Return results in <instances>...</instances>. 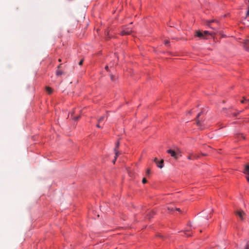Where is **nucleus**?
Here are the masks:
<instances>
[{"mask_svg":"<svg viewBox=\"0 0 249 249\" xmlns=\"http://www.w3.org/2000/svg\"><path fill=\"white\" fill-rule=\"evenodd\" d=\"M167 152L170 154V155L173 157L175 160H178L179 156H181L180 151L178 148H176V150H174L172 149H169L167 151Z\"/></svg>","mask_w":249,"mask_h":249,"instance_id":"1","label":"nucleus"},{"mask_svg":"<svg viewBox=\"0 0 249 249\" xmlns=\"http://www.w3.org/2000/svg\"><path fill=\"white\" fill-rule=\"evenodd\" d=\"M204 113L203 111L199 113L196 119V124L197 126H201L203 124V122L204 120Z\"/></svg>","mask_w":249,"mask_h":249,"instance_id":"2","label":"nucleus"},{"mask_svg":"<svg viewBox=\"0 0 249 249\" xmlns=\"http://www.w3.org/2000/svg\"><path fill=\"white\" fill-rule=\"evenodd\" d=\"M234 213L241 220H244L247 216L246 213L241 210L235 211Z\"/></svg>","mask_w":249,"mask_h":249,"instance_id":"3","label":"nucleus"},{"mask_svg":"<svg viewBox=\"0 0 249 249\" xmlns=\"http://www.w3.org/2000/svg\"><path fill=\"white\" fill-rule=\"evenodd\" d=\"M132 32V29L130 27H126L121 31V35L122 36L130 35Z\"/></svg>","mask_w":249,"mask_h":249,"instance_id":"4","label":"nucleus"},{"mask_svg":"<svg viewBox=\"0 0 249 249\" xmlns=\"http://www.w3.org/2000/svg\"><path fill=\"white\" fill-rule=\"evenodd\" d=\"M198 158H199V156L197 154L194 153H191L189 154V156H188L187 159L188 160H192L197 159Z\"/></svg>","mask_w":249,"mask_h":249,"instance_id":"5","label":"nucleus"},{"mask_svg":"<svg viewBox=\"0 0 249 249\" xmlns=\"http://www.w3.org/2000/svg\"><path fill=\"white\" fill-rule=\"evenodd\" d=\"M196 36L199 37L200 39H205V37L204 36V35L203 34V33L198 31L196 32Z\"/></svg>","mask_w":249,"mask_h":249,"instance_id":"6","label":"nucleus"},{"mask_svg":"<svg viewBox=\"0 0 249 249\" xmlns=\"http://www.w3.org/2000/svg\"><path fill=\"white\" fill-rule=\"evenodd\" d=\"M120 145V142L119 141L116 142L115 147L114 148V152L115 154V159L118 157V153L119 152V151L118 150V148Z\"/></svg>","mask_w":249,"mask_h":249,"instance_id":"7","label":"nucleus"},{"mask_svg":"<svg viewBox=\"0 0 249 249\" xmlns=\"http://www.w3.org/2000/svg\"><path fill=\"white\" fill-rule=\"evenodd\" d=\"M155 212L153 211H149L147 213L146 215L148 217V218L150 219L152 216L155 214Z\"/></svg>","mask_w":249,"mask_h":249,"instance_id":"8","label":"nucleus"},{"mask_svg":"<svg viewBox=\"0 0 249 249\" xmlns=\"http://www.w3.org/2000/svg\"><path fill=\"white\" fill-rule=\"evenodd\" d=\"M214 22H216L217 23V21L216 20H209L207 22V25L209 26L212 29H214L215 28L214 27H213L211 26V24Z\"/></svg>","mask_w":249,"mask_h":249,"instance_id":"9","label":"nucleus"},{"mask_svg":"<svg viewBox=\"0 0 249 249\" xmlns=\"http://www.w3.org/2000/svg\"><path fill=\"white\" fill-rule=\"evenodd\" d=\"M244 173L246 174L249 175V165L247 164L245 165Z\"/></svg>","mask_w":249,"mask_h":249,"instance_id":"10","label":"nucleus"},{"mask_svg":"<svg viewBox=\"0 0 249 249\" xmlns=\"http://www.w3.org/2000/svg\"><path fill=\"white\" fill-rule=\"evenodd\" d=\"M157 166L160 168H162L163 165V160H162L160 161H159L158 163H157Z\"/></svg>","mask_w":249,"mask_h":249,"instance_id":"11","label":"nucleus"},{"mask_svg":"<svg viewBox=\"0 0 249 249\" xmlns=\"http://www.w3.org/2000/svg\"><path fill=\"white\" fill-rule=\"evenodd\" d=\"M249 44V40H246L245 42L244 48L247 51H249V47L248 46Z\"/></svg>","mask_w":249,"mask_h":249,"instance_id":"12","label":"nucleus"},{"mask_svg":"<svg viewBox=\"0 0 249 249\" xmlns=\"http://www.w3.org/2000/svg\"><path fill=\"white\" fill-rule=\"evenodd\" d=\"M107 115H105V116H101V117H100L98 120V123H101L103 120H104V119H105V118H107Z\"/></svg>","mask_w":249,"mask_h":249,"instance_id":"13","label":"nucleus"},{"mask_svg":"<svg viewBox=\"0 0 249 249\" xmlns=\"http://www.w3.org/2000/svg\"><path fill=\"white\" fill-rule=\"evenodd\" d=\"M46 91L47 92L49 93V94H51L53 92V89L51 88L50 87H46Z\"/></svg>","mask_w":249,"mask_h":249,"instance_id":"14","label":"nucleus"},{"mask_svg":"<svg viewBox=\"0 0 249 249\" xmlns=\"http://www.w3.org/2000/svg\"><path fill=\"white\" fill-rule=\"evenodd\" d=\"M203 34L204 35V36H207L208 35H211L212 36L213 34V33H210L209 31H205L203 32Z\"/></svg>","mask_w":249,"mask_h":249,"instance_id":"15","label":"nucleus"},{"mask_svg":"<svg viewBox=\"0 0 249 249\" xmlns=\"http://www.w3.org/2000/svg\"><path fill=\"white\" fill-rule=\"evenodd\" d=\"M63 72L59 70H57L56 72V74L57 76H60L63 74Z\"/></svg>","mask_w":249,"mask_h":249,"instance_id":"16","label":"nucleus"},{"mask_svg":"<svg viewBox=\"0 0 249 249\" xmlns=\"http://www.w3.org/2000/svg\"><path fill=\"white\" fill-rule=\"evenodd\" d=\"M189 232V230H185L184 231V234L187 236H190L191 235V233H188Z\"/></svg>","mask_w":249,"mask_h":249,"instance_id":"17","label":"nucleus"},{"mask_svg":"<svg viewBox=\"0 0 249 249\" xmlns=\"http://www.w3.org/2000/svg\"><path fill=\"white\" fill-rule=\"evenodd\" d=\"M174 209H175V208L172 207H168V209H167V210L169 213L173 212L174 210Z\"/></svg>","mask_w":249,"mask_h":249,"instance_id":"18","label":"nucleus"},{"mask_svg":"<svg viewBox=\"0 0 249 249\" xmlns=\"http://www.w3.org/2000/svg\"><path fill=\"white\" fill-rule=\"evenodd\" d=\"M244 249H249V241L247 243Z\"/></svg>","mask_w":249,"mask_h":249,"instance_id":"19","label":"nucleus"},{"mask_svg":"<svg viewBox=\"0 0 249 249\" xmlns=\"http://www.w3.org/2000/svg\"><path fill=\"white\" fill-rule=\"evenodd\" d=\"M110 79L112 81H114L116 79H115V77L112 74H110Z\"/></svg>","mask_w":249,"mask_h":249,"instance_id":"20","label":"nucleus"},{"mask_svg":"<svg viewBox=\"0 0 249 249\" xmlns=\"http://www.w3.org/2000/svg\"><path fill=\"white\" fill-rule=\"evenodd\" d=\"M80 118V116H78L77 117H73V119H74L75 120H78L79 118Z\"/></svg>","mask_w":249,"mask_h":249,"instance_id":"21","label":"nucleus"},{"mask_svg":"<svg viewBox=\"0 0 249 249\" xmlns=\"http://www.w3.org/2000/svg\"><path fill=\"white\" fill-rule=\"evenodd\" d=\"M147 182V180L145 178H143L142 180L143 183H145Z\"/></svg>","mask_w":249,"mask_h":249,"instance_id":"22","label":"nucleus"},{"mask_svg":"<svg viewBox=\"0 0 249 249\" xmlns=\"http://www.w3.org/2000/svg\"><path fill=\"white\" fill-rule=\"evenodd\" d=\"M154 162L157 164L158 163L159 161L157 158H155L154 160Z\"/></svg>","mask_w":249,"mask_h":249,"instance_id":"23","label":"nucleus"},{"mask_svg":"<svg viewBox=\"0 0 249 249\" xmlns=\"http://www.w3.org/2000/svg\"><path fill=\"white\" fill-rule=\"evenodd\" d=\"M169 43V41L167 40L164 41V44L166 45H167Z\"/></svg>","mask_w":249,"mask_h":249,"instance_id":"24","label":"nucleus"},{"mask_svg":"<svg viewBox=\"0 0 249 249\" xmlns=\"http://www.w3.org/2000/svg\"><path fill=\"white\" fill-rule=\"evenodd\" d=\"M241 102L242 103H243V104H244V103H246V99L244 98V99H243V100H241Z\"/></svg>","mask_w":249,"mask_h":249,"instance_id":"25","label":"nucleus"},{"mask_svg":"<svg viewBox=\"0 0 249 249\" xmlns=\"http://www.w3.org/2000/svg\"><path fill=\"white\" fill-rule=\"evenodd\" d=\"M83 60L82 59V60H81L79 62V65H82V64H83Z\"/></svg>","mask_w":249,"mask_h":249,"instance_id":"26","label":"nucleus"},{"mask_svg":"<svg viewBox=\"0 0 249 249\" xmlns=\"http://www.w3.org/2000/svg\"><path fill=\"white\" fill-rule=\"evenodd\" d=\"M247 16H249V6L248 7V10L247 12Z\"/></svg>","mask_w":249,"mask_h":249,"instance_id":"27","label":"nucleus"},{"mask_svg":"<svg viewBox=\"0 0 249 249\" xmlns=\"http://www.w3.org/2000/svg\"><path fill=\"white\" fill-rule=\"evenodd\" d=\"M150 169H147V170H146V173H147V174H150Z\"/></svg>","mask_w":249,"mask_h":249,"instance_id":"28","label":"nucleus"},{"mask_svg":"<svg viewBox=\"0 0 249 249\" xmlns=\"http://www.w3.org/2000/svg\"><path fill=\"white\" fill-rule=\"evenodd\" d=\"M96 126H97L98 128H102V127L99 125V124H97L96 125Z\"/></svg>","mask_w":249,"mask_h":249,"instance_id":"29","label":"nucleus"},{"mask_svg":"<svg viewBox=\"0 0 249 249\" xmlns=\"http://www.w3.org/2000/svg\"><path fill=\"white\" fill-rule=\"evenodd\" d=\"M105 69H106L107 71H108V66H106V67H105Z\"/></svg>","mask_w":249,"mask_h":249,"instance_id":"30","label":"nucleus"},{"mask_svg":"<svg viewBox=\"0 0 249 249\" xmlns=\"http://www.w3.org/2000/svg\"><path fill=\"white\" fill-rule=\"evenodd\" d=\"M175 209H176V210H177V211H178V212H180V210L179 208H176Z\"/></svg>","mask_w":249,"mask_h":249,"instance_id":"31","label":"nucleus"},{"mask_svg":"<svg viewBox=\"0 0 249 249\" xmlns=\"http://www.w3.org/2000/svg\"><path fill=\"white\" fill-rule=\"evenodd\" d=\"M248 103L249 104V99H246V103Z\"/></svg>","mask_w":249,"mask_h":249,"instance_id":"32","label":"nucleus"},{"mask_svg":"<svg viewBox=\"0 0 249 249\" xmlns=\"http://www.w3.org/2000/svg\"><path fill=\"white\" fill-rule=\"evenodd\" d=\"M241 136V137H242L243 139H245V137L244 136H243L242 135H240Z\"/></svg>","mask_w":249,"mask_h":249,"instance_id":"33","label":"nucleus"},{"mask_svg":"<svg viewBox=\"0 0 249 249\" xmlns=\"http://www.w3.org/2000/svg\"><path fill=\"white\" fill-rule=\"evenodd\" d=\"M247 180L248 182H249V177H247Z\"/></svg>","mask_w":249,"mask_h":249,"instance_id":"34","label":"nucleus"},{"mask_svg":"<svg viewBox=\"0 0 249 249\" xmlns=\"http://www.w3.org/2000/svg\"><path fill=\"white\" fill-rule=\"evenodd\" d=\"M73 113H74V112H72L71 113V117L72 116Z\"/></svg>","mask_w":249,"mask_h":249,"instance_id":"35","label":"nucleus"},{"mask_svg":"<svg viewBox=\"0 0 249 249\" xmlns=\"http://www.w3.org/2000/svg\"><path fill=\"white\" fill-rule=\"evenodd\" d=\"M116 159H117V158H116V159L115 158V159H114V160H113V163H114L115 162V161H116Z\"/></svg>","mask_w":249,"mask_h":249,"instance_id":"36","label":"nucleus"},{"mask_svg":"<svg viewBox=\"0 0 249 249\" xmlns=\"http://www.w3.org/2000/svg\"><path fill=\"white\" fill-rule=\"evenodd\" d=\"M121 154V153L120 152V151H119V152L118 153V156Z\"/></svg>","mask_w":249,"mask_h":249,"instance_id":"37","label":"nucleus"},{"mask_svg":"<svg viewBox=\"0 0 249 249\" xmlns=\"http://www.w3.org/2000/svg\"><path fill=\"white\" fill-rule=\"evenodd\" d=\"M233 115L235 116L237 115V114H233Z\"/></svg>","mask_w":249,"mask_h":249,"instance_id":"38","label":"nucleus"},{"mask_svg":"<svg viewBox=\"0 0 249 249\" xmlns=\"http://www.w3.org/2000/svg\"><path fill=\"white\" fill-rule=\"evenodd\" d=\"M60 65L58 66V69H59L60 68Z\"/></svg>","mask_w":249,"mask_h":249,"instance_id":"39","label":"nucleus"},{"mask_svg":"<svg viewBox=\"0 0 249 249\" xmlns=\"http://www.w3.org/2000/svg\"><path fill=\"white\" fill-rule=\"evenodd\" d=\"M59 62H60V61H61V59H59Z\"/></svg>","mask_w":249,"mask_h":249,"instance_id":"40","label":"nucleus"}]
</instances>
